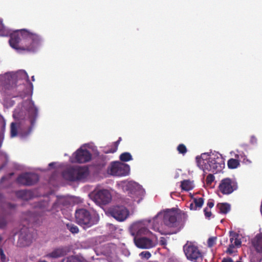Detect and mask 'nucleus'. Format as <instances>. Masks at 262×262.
Returning a JSON list of instances; mask_svg holds the SVG:
<instances>
[{"instance_id":"1","label":"nucleus","mask_w":262,"mask_h":262,"mask_svg":"<svg viewBox=\"0 0 262 262\" xmlns=\"http://www.w3.org/2000/svg\"><path fill=\"white\" fill-rule=\"evenodd\" d=\"M41 37L37 34L31 33L26 29L18 30L10 35L9 43L16 49L34 52L40 45Z\"/></svg>"},{"instance_id":"2","label":"nucleus","mask_w":262,"mask_h":262,"mask_svg":"<svg viewBox=\"0 0 262 262\" xmlns=\"http://www.w3.org/2000/svg\"><path fill=\"white\" fill-rule=\"evenodd\" d=\"M135 245L140 249H150L156 246V236L147 228L134 225L132 229Z\"/></svg>"},{"instance_id":"3","label":"nucleus","mask_w":262,"mask_h":262,"mask_svg":"<svg viewBox=\"0 0 262 262\" xmlns=\"http://www.w3.org/2000/svg\"><path fill=\"white\" fill-rule=\"evenodd\" d=\"M187 216L185 213L168 210L165 212L163 221L165 226L175 229L171 233H176L183 227Z\"/></svg>"},{"instance_id":"4","label":"nucleus","mask_w":262,"mask_h":262,"mask_svg":"<svg viewBox=\"0 0 262 262\" xmlns=\"http://www.w3.org/2000/svg\"><path fill=\"white\" fill-rule=\"evenodd\" d=\"M76 223L83 228H88L98 223V215L96 213L91 214L85 209H77L75 213Z\"/></svg>"},{"instance_id":"5","label":"nucleus","mask_w":262,"mask_h":262,"mask_svg":"<svg viewBox=\"0 0 262 262\" xmlns=\"http://www.w3.org/2000/svg\"><path fill=\"white\" fill-rule=\"evenodd\" d=\"M203 171H212L213 172H219L224 167V159L222 156L218 153L211 154L209 158V162L203 164Z\"/></svg>"},{"instance_id":"6","label":"nucleus","mask_w":262,"mask_h":262,"mask_svg":"<svg viewBox=\"0 0 262 262\" xmlns=\"http://www.w3.org/2000/svg\"><path fill=\"white\" fill-rule=\"evenodd\" d=\"M89 174L87 168L84 167H72L63 172L62 175L64 179L70 181L80 180L86 178Z\"/></svg>"},{"instance_id":"7","label":"nucleus","mask_w":262,"mask_h":262,"mask_svg":"<svg viewBox=\"0 0 262 262\" xmlns=\"http://www.w3.org/2000/svg\"><path fill=\"white\" fill-rule=\"evenodd\" d=\"M183 250L187 259L195 262L202 260L203 256L201 252L198 247L192 243L187 242L183 246Z\"/></svg>"},{"instance_id":"8","label":"nucleus","mask_w":262,"mask_h":262,"mask_svg":"<svg viewBox=\"0 0 262 262\" xmlns=\"http://www.w3.org/2000/svg\"><path fill=\"white\" fill-rule=\"evenodd\" d=\"M237 188L238 185L236 181L230 178L223 179L218 186L219 190L224 195L230 194Z\"/></svg>"},{"instance_id":"9","label":"nucleus","mask_w":262,"mask_h":262,"mask_svg":"<svg viewBox=\"0 0 262 262\" xmlns=\"http://www.w3.org/2000/svg\"><path fill=\"white\" fill-rule=\"evenodd\" d=\"M126 189L133 201L139 203L144 193V191L141 186L136 182H130L126 185Z\"/></svg>"},{"instance_id":"10","label":"nucleus","mask_w":262,"mask_h":262,"mask_svg":"<svg viewBox=\"0 0 262 262\" xmlns=\"http://www.w3.org/2000/svg\"><path fill=\"white\" fill-rule=\"evenodd\" d=\"M130 170L129 166L120 162H113L108 169L110 173L112 176L122 177L127 175Z\"/></svg>"},{"instance_id":"11","label":"nucleus","mask_w":262,"mask_h":262,"mask_svg":"<svg viewBox=\"0 0 262 262\" xmlns=\"http://www.w3.org/2000/svg\"><path fill=\"white\" fill-rule=\"evenodd\" d=\"M39 176L33 172H25L19 174L16 181L17 184L25 186H30L36 184L39 181Z\"/></svg>"},{"instance_id":"12","label":"nucleus","mask_w":262,"mask_h":262,"mask_svg":"<svg viewBox=\"0 0 262 262\" xmlns=\"http://www.w3.org/2000/svg\"><path fill=\"white\" fill-rule=\"evenodd\" d=\"M108 213L116 220L122 222L129 215V211L123 206H114L108 209Z\"/></svg>"},{"instance_id":"13","label":"nucleus","mask_w":262,"mask_h":262,"mask_svg":"<svg viewBox=\"0 0 262 262\" xmlns=\"http://www.w3.org/2000/svg\"><path fill=\"white\" fill-rule=\"evenodd\" d=\"M92 195L93 199L97 203L105 205L108 204L112 199L110 191L106 189H100L94 191Z\"/></svg>"},{"instance_id":"14","label":"nucleus","mask_w":262,"mask_h":262,"mask_svg":"<svg viewBox=\"0 0 262 262\" xmlns=\"http://www.w3.org/2000/svg\"><path fill=\"white\" fill-rule=\"evenodd\" d=\"M74 160L73 162L84 163L90 161L92 159V154L87 149H78L73 155Z\"/></svg>"},{"instance_id":"15","label":"nucleus","mask_w":262,"mask_h":262,"mask_svg":"<svg viewBox=\"0 0 262 262\" xmlns=\"http://www.w3.org/2000/svg\"><path fill=\"white\" fill-rule=\"evenodd\" d=\"M34 237L33 233L28 228H23L20 231L18 243L21 246H28L32 243Z\"/></svg>"},{"instance_id":"16","label":"nucleus","mask_w":262,"mask_h":262,"mask_svg":"<svg viewBox=\"0 0 262 262\" xmlns=\"http://www.w3.org/2000/svg\"><path fill=\"white\" fill-rule=\"evenodd\" d=\"M28 119L31 126H34L38 115V110L32 103L28 110Z\"/></svg>"},{"instance_id":"17","label":"nucleus","mask_w":262,"mask_h":262,"mask_svg":"<svg viewBox=\"0 0 262 262\" xmlns=\"http://www.w3.org/2000/svg\"><path fill=\"white\" fill-rule=\"evenodd\" d=\"M252 244L257 252L262 253V233L256 236Z\"/></svg>"},{"instance_id":"18","label":"nucleus","mask_w":262,"mask_h":262,"mask_svg":"<svg viewBox=\"0 0 262 262\" xmlns=\"http://www.w3.org/2000/svg\"><path fill=\"white\" fill-rule=\"evenodd\" d=\"M211 154H208V153H203L201 155L200 157H196V159L197 160L198 165L199 166L200 168L203 170V164H206V163L209 162V158Z\"/></svg>"},{"instance_id":"19","label":"nucleus","mask_w":262,"mask_h":262,"mask_svg":"<svg viewBox=\"0 0 262 262\" xmlns=\"http://www.w3.org/2000/svg\"><path fill=\"white\" fill-rule=\"evenodd\" d=\"M66 254V251L62 248H58L54 250L52 252L47 255V257L52 258H58L62 257Z\"/></svg>"},{"instance_id":"20","label":"nucleus","mask_w":262,"mask_h":262,"mask_svg":"<svg viewBox=\"0 0 262 262\" xmlns=\"http://www.w3.org/2000/svg\"><path fill=\"white\" fill-rule=\"evenodd\" d=\"M15 195L18 198L28 200L30 198L31 192L27 190H20L15 191Z\"/></svg>"},{"instance_id":"21","label":"nucleus","mask_w":262,"mask_h":262,"mask_svg":"<svg viewBox=\"0 0 262 262\" xmlns=\"http://www.w3.org/2000/svg\"><path fill=\"white\" fill-rule=\"evenodd\" d=\"M216 207L219 209V212L222 214H226L230 210V205L227 203H219Z\"/></svg>"},{"instance_id":"22","label":"nucleus","mask_w":262,"mask_h":262,"mask_svg":"<svg viewBox=\"0 0 262 262\" xmlns=\"http://www.w3.org/2000/svg\"><path fill=\"white\" fill-rule=\"evenodd\" d=\"M181 187L182 189L185 191H189L193 188V183L190 180H186L181 182Z\"/></svg>"},{"instance_id":"23","label":"nucleus","mask_w":262,"mask_h":262,"mask_svg":"<svg viewBox=\"0 0 262 262\" xmlns=\"http://www.w3.org/2000/svg\"><path fill=\"white\" fill-rule=\"evenodd\" d=\"M237 235L233 232H230V241L231 244H233L235 246L238 247L241 245V241L237 238Z\"/></svg>"},{"instance_id":"24","label":"nucleus","mask_w":262,"mask_h":262,"mask_svg":"<svg viewBox=\"0 0 262 262\" xmlns=\"http://www.w3.org/2000/svg\"><path fill=\"white\" fill-rule=\"evenodd\" d=\"M204 200L203 198H193V203L194 204L195 208L200 209L203 206Z\"/></svg>"},{"instance_id":"25","label":"nucleus","mask_w":262,"mask_h":262,"mask_svg":"<svg viewBox=\"0 0 262 262\" xmlns=\"http://www.w3.org/2000/svg\"><path fill=\"white\" fill-rule=\"evenodd\" d=\"M227 164L229 168L234 169L239 165V162L237 159L231 158L228 161Z\"/></svg>"},{"instance_id":"26","label":"nucleus","mask_w":262,"mask_h":262,"mask_svg":"<svg viewBox=\"0 0 262 262\" xmlns=\"http://www.w3.org/2000/svg\"><path fill=\"white\" fill-rule=\"evenodd\" d=\"M69 204L68 201H67L63 197L58 198L57 201L54 204L53 206L56 207V206H66Z\"/></svg>"},{"instance_id":"27","label":"nucleus","mask_w":262,"mask_h":262,"mask_svg":"<svg viewBox=\"0 0 262 262\" xmlns=\"http://www.w3.org/2000/svg\"><path fill=\"white\" fill-rule=\"evenodd\" d=\"M120 160L123 162H127L132 160V156L129 152H123L120 155Z\"/></svg>"},{"instance_id":"28","label":"nucleus","mask_w":262,"mask_h":262,"mask_svg":"<svg viewBox=\"0 0 262 262\" xmlns=\"http://www.w3.org/2000/svg\"><path fill=\"white\" fill-rule=\"evenodd\" d=\"M10 134L11 137H15L17 136V128L16 123H11L10 126Z\"/></svg>"},{"instance_id":"29","label":"nucleus","mask_w":262,"mask_h":262,"mask_svg":"<svg viewBox=\"0 0 262 262\" xmlns=\"http://www.w3.org/2000/svg\"><path fill=\"white\" fill-rule=\"evenodd\" d=\"M121 138L120 137L119 138V139L118 140V141H117L116 142H115L114 143V147L111 148V149H109L108 150H105L104 152L105 154H108V153H114L115 152H116L117 150L118 144H119V142L121 141Z\"/></svg>"},{"instance_id":"30","label":"nucleus","mask_w":262,"mask_h":262,"mask_svg":"<svg viewBox=\"0 0 262 262\" xmlns=\"http://www.w3.org/2000/svg\"><path fill=\"white\" fill-rule=\"evenodd\" d=\"M67 227L72 233H77L79 232L78 227L72 224H67Z\"/></svg>"},{"instance_id":"31","label":"nucleus","mask_w":262,"mask_h":262,"mask_svg":"<svg viewBox=\"0 0 262 262\" xmlns=\"http://www.w3.org/2000/svg\"><path fill=\"white\" fill-rule=\"evenodd\" d=\"M177 150L179 154H181L183 155H185L187 151L186 146L183 144H180L178 146Z\"/></svg>"},{"instance_id":"32","label":"nucleus","mask_w":262,"mask_h":262,"mask_svg":"<svg viewBox=\"0 0 262 262\" xmlns=\"http://www.w3.org/2000/svg\"><path fill=\"white\" fill-rule=\"evenodd\" d=\"M159 215L155 216L154 219H153V223H154V225H153V229L155 230H159V229H160V226L159 225Z\"/></svg>"},{"instance_id":"33","label":"nucleus","mask_w":262,"mask_h":262,"mask_svg":"<svg viewBox=\"0 0 262 262\" xmlns=\"http://www.w3.org/2000/svg\"><path fill=\"white\" fill-rule=\"evenodd\" d=\"M7 224L6 219L4 216H0V229H3L6 227Z\"/></svg>"},{"instance_id":"34","label":"nucleus","mask_w":262,"mask_h":262,"mask_svg":"<svg viewBox=\"0 0 262 262\" xmlns=\"http://www.w3.org/2000/svg\"><path fill=\"white\" fill-rule=\"evenodd\" d=\"M214 176L212 174H209L206 179L207 184L210 185L214 181Z\"/></svg>"},{"instance_id":"35","label":"nucleus","mask_w":262,"mask_h":262,"mask_svg":"<svg viewBox=\"0 0 262 262\" xmlns=\"http://www.w3.org/2000/svg\"><path fill=\"white\" fill-rule=\"evenodd\" d=\"M216 237H211L208 238L207 241V244L209 247H212L215 244Z\"/></svg>"},{"instance_id":"36","label":"nucleus","mask_w":262,"mask_h":262,"mask_svg":"<svg viewBox=\"0 0 262 262\" xmlns=\"http://www.w3.org/2000/svg\"><path fill=\"white\" fill-rule=\"evenodd\" d=\"M65 262H80L77 259L73 256L68 257L64 259H63V261Z\"/></svg>"},{"instance_id":"37","label":"nucleus","mask_w":262,"mask_h":262,"mask_svg":"<svg viewBox=\"0 0 262 262\" xmlns=\"http://www.w3.org/2000/svg\"><path fill=\"white\" fill-rule=\"evenodd\" d=\"M140 255L142 258H145L146 259H148L151 256V254L148 251H143V252H142L140 253Z\"/></svg>"},{"instance_id":"38","label":"nucleus","mask_w":262,"mask_h":262,"mask_svg":"<svg viewBox=\"0 0 262 262\" xmlns=\"http://www.w3.org/2000/svg\"><path fill=\"white\" fill-rule=\"evenodd\" d=\"M235 246L233 244H230L229 245L228 248H227V250H226V253H228L229 254H232L233 253V249L234 248Z\"/></svg>"},{"instance_id":"39","label":"nucleus","mask_w":262,"mask_h":262,"mask_svg":"<svg viewBox=\"0 0 262 262\" xmlns=\"http://www.w3.org/2000/svg\"><path fill=\"white\" fill-rule=\"evenodd\" d=\"M204 214L206 218L209 219L212 215L211 212L208 209L207 207H206L204 209Z\"/></svg>"},{"instance_id":"40","label":"nucleus","mask_w":262,"mask_h":262,"mask_svg":"<svg viewBox=\"0 0 262 262\" xmlns=\"http://www.w3.org/2000/svg\"><path fill=\"white\" fill-rule=\"evenodd\" d=\"M18 74L21 75L23 78L26 79L27 81H28L29 80V76L25 71L23 70V71H20L18 73Z\"/></svg>"},{"instance_id":"41","label":"nucleus","mask_w":262,"mask_h":262,"mask_svg":"<svg viewBox=\"0 0 262 262\" xmlns=\"http://www.w3.org/2000/svg\"><path fill=\"white\" fill-rule=\"evenodd\" d=\"M0 256L1 261L2 262H5L6 260V257L2 248L0 249Z\"/></svg>"},{"instance_id":"42","label":"nucleus","mask_w":262,"mask_h":262,"mask_svg":"<svg viewBox=\"0 0 262 262\" xmlns=\"http://www.w3.org/2000/svg\"><path fill=\"white\" fill-rule=\"evenodd\" d=\"M160 244L161 246H165L167 244V239L164 237H161L160 239Z\"/></svg>"},{"instance_id":"43","label":"nucleus","mask_w":262,"mask_h":262,"mask_svg":"<svg viewBox=\"0 0 262 262\" xmlns=\"http://www.w3.org/2000/svg\"><path fill=\"white\" fill-rule=\"evenodd\" d=\"M13 116L16 120L21 119L19 113H18L16 111H14Z\"/></svg>"},{"instance_id":"44","label":"nucleus","mask_w":262,"mask_h":262,"mask_svg":"<svg viewBox=\"0 0 262 262\" xmlns=\"http://www.w3.org/2000/svg\"><path fill=\"white\" fill-rule=\"evenodd\" d=\"M222 262H234L232 260V259L230 257H227V258H224Z\"/></svg>"},{"instance_id":"45","label":"nucleus","mask_w":262,"mask_h":262,"mask_svg":"<svg viewBox=\"0 0 262 262\" xmlns=\"http://www.w3.org/2000/svg\"><path fill=\"white\" fill-rule=\"evenodd\" d=\"M250 142L252 144H255L257 143V139L255 136H252L250 139Z\"/></svg>"},{"instance_id":"46","label":"nucleus","mask_w":262,"mask_h":262,"mask_svg":"<svg viewBox=\"0 0 262 262\" xmlns=\"http://www.w3.org/2000/svg\"><path fill=\"white\" fill-rule=\"evenodd\" d=\"M207 206L210 208H211L213 207L214 206V203L213 202V201H209L207 203Z\"/></svg>"},{"instance_id":"47","label":"nucleus","mask_w":262,"mask_h":262,"mask_svg":"<svg viewBox=\"0 0 262 262\" xmlns=\"http://www.w3.org/2000/svg\"><path fill=\"white\" fill-rule=\"evenodd\" d=\"M189 208H190V210H196L197 209L195 208V207L194 206V203L192 202L190 204V206H189Z\"/></svg>"},{"instance_id":"48","label":"nucleus","mask_w":262,"mask_h":262,"mask_svg":"<svg viewBox=\"0 0 262 262\" xmlns=\"http://www.w3.org/2000/svg\"><path fill=\"white\" fill-rule=\"evenodd\" d=\"M7 179V177L6 176H3V177L1 178V180H0V183H3L5 181H6V180Z\"/></svg>"},{"instance_id":"49","label":"nucleus","mask_w":262,"mask_h":262,"mask_svg":"<svg viewBox=\"0 0 262 262\" xmlns=\"http://www.w3.org/2000/svg\"><path fill=\"white\" fill-rule=\"evenodd\" d=\"M4 28V25L2 23V21L0 19V31H2Z\"/></svg>"},{"instance_id":"50","label":"nucleus","mask_w":262,"mask_h":262,"mask_svg":"<svg viewBox=\"0 0 262 262\" xmlns=\"http://www.w3.org/2000/svg\"><path fill=\"white\" fill-rule=\"evenodd\" d=\"M13 174H14L13 173H10L9 174V177H11V176H12L13 175Z\"/></svg>"},{"instance_id":"51","label":"nucleus","mask_w":262,"mask_h":262,"mask_svg":"<svg viewBox=\"0 0 262 262\" xmlns=\"http://www.w3.org/2000/svg\"><path fill=\"white\" fill-rule=\"evenodd\" d=\"M53 164H54V163H51L49 164V166H53Z\"/></svg>"},{"instance_id":"52","label":"nucleus","mask_w":262,"mask_h":262,"mask_svg":"<svg viewBox=\"0 0 262 262\" xmlns=\"http://www.w3.org/2000/svg\"><path fill=\"white\" fill-rule=\"evenodd\" d=\"M32 80H33V81H34V76H32Z\"/></svg>"},{"instance_id":"53","label":"nucleus","mask_w":262,"mask_h":262,"mask_svg":"<svg viewBox=\"0 0 262 262\" xmlns=\"http://www.w3.org/2000/svg\"><path fill=\"white\" fill-rule=\"evenodd\" d=\"M2 241V237L0 236V242Z\"/></svg>"},{"instance_id":"54","label":"nucleus","mask_w":262,"mask_h":262,"mask_svg":"<svg viewBox=\"0 0 262 262\" xmlns=\"http://www.w3.org/2000/svg\"><path fill=\"white\" fill-rule=\"evenodd\" d=\"M56 207H59V208H60V209H62V208H61V206H56Z\"/></svg>"}]
</instances>
